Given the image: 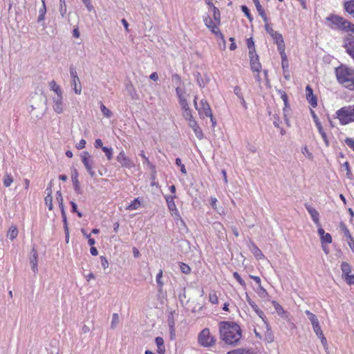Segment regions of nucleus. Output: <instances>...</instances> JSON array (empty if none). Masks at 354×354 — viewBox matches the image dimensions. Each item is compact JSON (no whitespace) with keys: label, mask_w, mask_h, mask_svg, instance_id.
I'll return each mask as SVG.
<instances>
[{"label":"nucleus","mask_w":354,"mask_h":354,"mask_svg":"<svg viewBox=\"0 0 354 354\" xmlns=\"http://www.w3.org/2000/svg\"><path fill=\"white\" fill-rule=\"evenodd\" d=\"M344 47L347 53L354 58V37L352 35H346L344 39Z\"/></svg>","instance_id":"nucleus-12"},{"label":"nucleus","mask_w":354,"mask_h":354,"mask_svg":"<svg viewBox=\"0 0 354 354\" xmlns=\"http://www.w3.org/2000/svg\"><path fill=\"white\" fill-rule=\"evenodd\" d=\"M180 268L183 273L189 274L191 271L189 266L184 263H180Z\"/></svg>","instance_id":"nucleus-44"},{"label":"nucleus","mask_w":354,"mask_h":354,"mask_svg":"<svg viewBox=\"0 0 354 354\" xmlns=\"http://www.w3.org/2000/svg\"><path fill=\"white\" fill-rule=\"evenodd\" d=\"M306 95L310 104L313 107H316L317 106V97L313 95V91L309 85L306 87Z\"/></svg>","instance_id":"nucleus-17"},{"label":"nucleus","mask_w":354,"mask_h":354,"mask_svg":"<svg viewBox=\"0 0 354 354\" xmlns=\"http://www.w3.org/2000/svg\"><path fill=\"white\" fill-rule=\"evenodd\" d=\"M32 104H31V114L37 118H41L46 110V98L41 95L36 94L32 97Z\"/></svg>","instance_id":"nucleus-4"},{"label":"nucleus","mask_w":354,"mask_h":354,"mask_svg":"<svg viewBox=\"0 0 354 354\" xmlns=\"http://www.w3.org/2000/svg\"><path fill=\"white\" fill-rule=\"evenodd\" d=\"M196 100H197V97H195V98L194 100V103L195 108L198 111L199 114L204 115L205 117L208 116V115H211V113H212V109L210 108L209 104L207 102V100L205 99L201 100V102H200L201 106L198 107L197 105Z\"/></svg>","instance_id":"nucleus-8"},{"label":"nucleus","mask_w":354,"mask_h":354,"mask_svg":"<svg viewBox=\"0 0 354 354\" xmlns=\"http://www.w3.org/2000/svg\"><path fill=\"white\" fill-rule=\"evenodd\" d=\"M209 300L212 304L218 302V297L214 290H212L209 294Z\"/></svg>","instance_id":"nucleus-40"},{"label":"nucleus","mask_w":354,"mask_h":354,"mask_svg":"<svg viewBox=\"0 0 354 354\" xmlns=\"http://www.w3.org/2000/svg\"><path fill=\"white\" fill-rule=\"evenodd\" d=\"M251 69L254 72L259 73L261 70V64L259 60V56L252 50L249 51Z\"/></svg>","instance_id":"nucleus-13"},{"label":"nucleus","mask_w":354,"mask_h":354,"mask_svg":"<svg viewBox=\"0 0 354 354\" xmlns=\"http://www.w3.org/2000/svg\"><path fill=\"white\" fill-rule=\"evenodd\" d=\"M343 167L346 169V175L348 178L351 177V171L350 169V166H349V164L348 162H345L344 164H343Z\"/></svg>","instance_id":"nucleus-60"},{"label":"nucleus","mask_w":354,"mask_h":354,"mask_svg":"<svg viewBox=\"0 0 354 354\" xmlns=\"http://www.w3.org/2000/svg\"><path fill=\"white\" fill-rule=\"evenodd\" d=\"M85 145H86V141L84 139H82L80 140V141L79 142V143L77 144L76 145V147L78 149H82L85 147Z\"/></svg>","instance_id":"nucleus-63"},{"label":"nucleus","mask_w":354,"mask_h":354,"mask_svg":"<svg viewBox=\"0 0 354 354\" xmlns=\"http://www.w3.org/2000/svg\"><path fill=\"white\" fill-rule=\"evenodd\" d=\"M198 343L204 347H209L214 344L215 339L211 336L209 330L204 328L198 335Z\"/></svg>","instance_id":"nucleus-6"},{"label":"nucleus","mask_w":354,"mask_h":354,"mask_svg":"<svg viewBox=\"0 0 354 354\" xmlns=\"http://www.w3.org/2000/svg\"><path fill=\"white\" fill-rule=\"evenodd\" d=\"M70 75L72 78L73 84L74 85V91H75V93L80 94L81 88H77V82H80V79L77 75V72H76L75 69L72 66L70 68Z\"/></svg>","instance_id":"nucleus-20"},{"label":"nucleus","mask_w":354,"mask_h":354,"mask_svg":"<svg viewBox=\"0 0 354 354\" xmlns=\"http://www.w3.org/2000/svg\"><path fill=\"white\" fill-rule=\"evenodd\" d=\"M204 23L209 29L211 28V27H212V26L215 24L209 17H206L204 19Z\"/></svg>","instance_id":"nucleus-52"},{"label":"nucleus","mask_w":354,"mask_h":354,"mask_svg":"<svg viewBox=\"0 0 354 354\" xmlns=\"http://www.w3.org/2000/svg\"><path fill=\"white\" fill-rule=\"evenodd\" d=\"M339 228L342 232L344 234V237L346 238V241L350 248L354 253V239L352 236L349 230L348 229L345 223L343 222H340Z\"/></svg>","instance_id":"nucleus-11"},{"label":"nucleus","mask_w":354,"mask_h":354,"mask_svg":"<svg viewBox=\"0 0 354 354\" xmlns=\"http://www.w3.org/2000/svg\"><path fill=\"white\" fill-rule=\"evenodd\" d=\"M212 33H214L218 39H221L223 43V48H226V41L225 40L223 33L220 31L216 24H214L209 28Z\"/></svg>","instance_id":"nucleus-23"},{"label":"nucleus","mask_w":354,"mask_h":354,"mask_svg":"<svg viewBox=\"0 0 354 354\" xmlns=\"http://www.w3.org/2000/svg\"><path fill=\"white\" fill-rule=\"evenodd\" d=\"M62 216L63 218L64 230H67V228H68V227L67 218H66V214L65 211H63V213H62Z\"/></svg>","instance_id":"nucleus-61"},{"label":"nucleus","mask_w":354,"mask_h":354,"mask_svg":"<svg viewBox=\"0 0 354 354\" xmlns=\"http://www.w3.org/2000/svg\"><path fill=\"white\" fill-rule=\"evenodd\" d=\"M71 178L75 191L77 194H81L82 193V190L78 180V172L76 169L73 170L71 174Z\"/></svg>","instance_id":"nucleus-18"},{"label":"nucleus","mask_w":354,"mask_h":354,"mask_svg":"<svg viewBox=\"0 0 354 354\" xmlns=\"http://www.w3.org/2000/svg\"><path fill=\"white\" fill-rule=\"evenodd\" d=\"M265 29L277 46L284 44L282 35L275 31L270 24H265Z\"/></svg>","instance_id":"nucleus-10"},{"label":"nucleus","mask_w":354,"mask_h":354,"mask_svg":"<svg viewBox=\"0 0 354 354\" xmlns=\"http://www.w3.org/2000/svg\"><path fill=\"white\" fill-rule=\"evenodd\" d=\"M183 110H184L183 115L185 118V119L189 120V121H190V120H193L190 109L189 108V109H185Z\"/></svg>","instance_id":"nucleus-55"},{"label":"nucleus","mask_w":354,"mask_h":354,"mask_svg":"<svg viewBox=\"0 0 354 354\" xmlns=\"http://www.w3.org/2000/svg\"><path fill=\"white\" fill-rule=\"evenodd\" d=\"M100 259H101V265H102V268L104 270L108 268V267H109V262H108L107 259H106V257H104L103 256H101L100 257Z\"/></svg>","instance_id":"nucleus-57"},{"label":"nucleus","mask_w":354,"mask_h":354,"mask_svg":"<svg viewBox=\"0 0 354 354\" xmlns=\"http://www.w3.org/2000/svg\"><path fill=\"white\" fill-rule=\"evenodd\" d=\"M252 248L253 254L257 259H262L263 257H264V255L263 254L262 252L255 244L252 243Z\"/></svg>","instance_id":"nucleus-37"},{"label":"nucleus","mask_w":354,"mask_h":354,"mask_svg":"<svg viewBox=\"0 0 354 354\" xmlns=\"http://www.w3.org/2000/svg\"><path fill=\"white\" fill-rule=\"evenodd\" d=\"M175 326V322L174 318V313L172 311H170V313L168 315V325L169 326Z\"/></svg>","instance_id":"nucleus-50"},{"label":"nucleus","mask_w":354,"mask_h":354,"mask_svg":"<svg viewBox=\"0 0 354 354\" xmlns=\"http://www.w3.org/2000/svg\"><path fill=\"white\" fill-rule=\"evenodd\" d=\"M213 18L217 22L218 24L221 23V15L219 10L212 5Z\"/></svg>","instance_id":"nucleus-33"},{"label":"nucleus","mask_w":354,"mask_h":354,"mask_svg":"<svg viewBox=\"0 0 354 354\" xmlns=\"http://www.w3.org/2000/svg\"><path fill=\"white\" fill-rule=\"evenodd\" d=\"M81 158L90 176L91 177L95 176V172L93 170V165L94 163L93 157L89 154L88 151H83L81 154Z\"/></svg>","instance_id":"nucleus-7"},{"label":"nucleus","mask_w":354,"mask_h":354,"mask_svg":"<svg viewBox=\"0 0 354 354\" xmlns=\"http://www.w3.org/2000/svg\"><path fill=\"white\" fill-rule=\"evenodd\" d=\"M241 10L242 11L244 12V14L245 15V16L248 17V19L250 20V21H252V17L250 13V10L248 8L247 6H241Z\"/></svg>","instance_id":"nucleus-49"},{"label":"nucleus","mask_w":354,"mask_h":354,"mask_svg":"<svg viewBox=\"0 0 354 354\" xmlns=\"http://www.w3.org/2000/svg\"><path fill=\"white\" fill-rule=\"evenodd\" d=\"M301 152L304 155L306 156V157L307 158H308L309 160H313V155L311 152L309 151L308 149L307 148V147H304L301 149Z\"/></svg>","instance_id":"nucleus-43"},{"label":"nucleus","mask_w":354,"mask_h":354,"mask_svg":"<svg viewBox=\"0 0 354 354\" xmlns=\"http://www.w3.org/2000/svg\"><path fill=\"white\" fill-rule=\"evenodd\" d=\"M233 276L234 277L239 281V283L241 285V286H245V281L242 279V278L241 277V276L239 275V274L236 272H234L233 273Z\"/></svg>","instance_id":"nucleus-56"},{"label":"nucleus","mask_w":354,"mask_h":354,"mask_svg":"<svg viewBox=\"0 0 354 354\" xmlns=\"http://www.w3.org/2000/svg\"><path fill=\"white\" fill-rule=\"evenodd\" d=\"M67 8H66V4H62L59 5V12L62 16V17H64L66 15Z\"/></svg>","instance_id":"nucleus-54"},{"label":"nucleus","mask_w":354,"mask_h":354,"mask_svg":"<svg viewBox=\"0 0 354 354\" xmlns=\"http://www.w3.org/2000/svg\"><path fill=\"white\" fill-rule=\"evenodd\" d=\"M140 206V201L139 198H136L131 202V204H129L127 207L126 209H129V210H135V209H137Z\"/></svg>","instance_id":"nucleus-31"},{"label":"nucleus","mask_w":354,"mask_h":354,"mask_svg":"<svg viewBox=\"0 0 354 354\" xmlns=\"http://www.w3.org/2000/svg\"><path fill=\"white\" fill-rule=\"evenodd\" d=\"M264 340L268 343H271L274 341V336L272 331L268 328L264 335Z\"/></svg>","instance_id":"nucleus-38"},{"label":"nucleus","mask_w":354,"mask_h":354,"mask_svg":"<svg viewBox=\"0 0 354 354\" xmlns=\"http://www.w3.org/2000/svg\"><path fill=\"white\" fill-rule=\"evenodd\" d=\"M126 90L128 92L129 95L131 96L133 100H138L139 97L138 94L137 93L134 86L131 83H128L126 85Z\"/></svg>","instance_id":"nucleus-24"},{"label":"nucleus","mask_w":354,"mask_h":354,"mask_svg":"<svg viewBox=\"0 0 354 354\" xmlns=\"http://www.w3.org/2000/svg\"><path fill=\"white\" fill-rule=\"evenodd\" d=\"M178 100H179V103H180V106H182L183 109H189L188 103L185 97L180 98Z\"/></svg>","instance_id":"nucleus-53"},{"label":"nucleus","mask_w":354,"mask_h":354,"mask_svg":"<svg viewBox=\"0 0 354 354\" xmlns=\"http://www.w3.org/2000/svg\"><path fill=\"white\" fill-rule=\"evenodd\" d=\"M305 207L317 226H321L319 212L308 204H305Z\"/></svg>","instance_id":"nucleus-16"},{"label":"nucleus","mask_w":354,"mask_h":354,"mask_svg":"<svg viewBox=\"0 0 354 354\" xmlns=\"http://www.w3.org/2000/svg\"><path fill=\"white\" fill-rule=\"evenodd\" d=\"M176 198V196L174 194L173 196H167L165 199L167 203V206L169 210L174 211L176 210V204L174 203V199Z\"/></svg>","instance_id":"nucleus-28"},{"label":"nucleus","mask_w":354,"mask_h":354,"mask_svg":"<svg viewBox=\"0 0 354 354\" xmlns=\"http://www.w3.org/2000/svg\"><path fill=\"white\" fill-rule=\"evenodd\" d=\"M156 343L157 347L164 346V340L160 337H157L156 338Z\"/></svg>","instance_id":"nucleus-64"},{"label":"nucleus","mask_w":354,"mask_h":354,"mask_svg":"<svg viewBox=\"0 0 354 354\" xmlns=\"http://www.w3.org/2000/svg\"><path fill=\"white\" fill-rule=\"evenodd\" d=\"M116 160L122 167L131 169L135 166L133 162L126 156L124 151H122L119 153Z\"/></svg>","instance_id":"nucleus-9"},{"label":"nucleus","mask_w":354,"mask_h":354,"mask_svg":"<svg viewBox=\"0 0 354 354\" xmlns=\"http://www.w3.org/2000/svg\"><path fill=\"white\" fill-rule=\"evenodd\" d=\"M306 314L308 319L311 322L314 332L316 333V335H322V330L321 329V327L319 326V322L317 317L310 311H306Z\"/></svg>","instance_id":"nucleus-15"},{"label":"nucleus","mask_w":354,"mask_h":354,"mask_svg":"<svg viewBox=\"0 0 354 354\" xmlns=\"http://www.w3.org/2000/svg\"><path fill=\"white\" fill-rule=\"evenodd\" d=\"M42 1V7L39 10V15H44L46 12V8L44 0H41Z\"/></svg>","instance_id":"nucleus-62"},{"label":"nucleus","mask_w":354,"mask_h":354,"mask_svg":"<svg viewBox=\"0 0 354 354\" xmlns=\"http://www.w3.org/2000/svg\"><path fill=\"white\" fill-rule=\"evenodd\" d=\"M317 335L320 338L321 342H322L323 346L324 347V348L326 350L328 349L327 340H326V337H324L323 332H322V335Z\"/></svg>","instance_id":"nucleus-51"},{"label":"nucleus","mask_w":354,"mask_h":354,"mask_svg":"<svg viewBox=\"0 0 354 354\" xmlns=\"http://www.w3.org/2000/svg\"><path fill=\"white\" fill-rule=\"evenodd\" d=\"M337 81L346 88L353 90L354 70L345 65H341L335 69Z\"/></svg>","instance_id":"nucleus-2"},{"label":"nucleus","mask_w":354,"mask_h":354,"mask_svg":"<svg viewBox=\"0 0 354 354\" xmlns=\"http://www.w3.org/2000/svg\"><path fill=\"white\" fill-rule=\"evenodd\" d=\"M252 1L256 6V8H257L259 15H261L262 13L265 12L263 7L260 4L259 0H252Z\"/></svg>","instance_id":"nucleus-46"},{"label":"nucleus","mask_w":354,"mask_h":354,"mask_svg":"<svg viewBox=\"0 0 354 354\" xmlns=\"http://www.w3.org/2000/svg\"><path fill=\"white\" fill-rule=\"evenodd\" d=\"M344 279L348 285H354V274L348 275V277H344Z\"/></svg>","instance_id":"nucleus-58"},{"label":"nucleus","mask_w":354,"mask_h":354,"mask_svg":"<svg viewBox=\"0 0 354 354\" xmlns=\"http://www.w3.org/2000/svg\"><path fill=\"white\" fill-rule=\"evenodd\" d=\"M100 110L104 116L106 118H111L113 115L112 112L109 109H107L102 102L100 104Z\"/></svg>","instance_id":"nucleus-36"},{"label":"nucleus","mask_w":354,"mask_h":354,"mask_svg":"<svg viewBox=\"0 0 354 354\" xmlns=\"http://www.w3.org/2000/svg\"><path fill=\"white\" fill-rule=\"evenodd\" d=\"M196 78L197 83H198V84L199 85V86L201 88L205 87V85L209 81V77H205V78H203L202 77L201 74L200 73H198V72H197V73L196 74Z\"/></svg>","instance_id":"nucleus-27"},{"label":"nucleus","mask_w":354,"mask_h":354,"mask_svg":"<svg viewBox=\"0 0 354 354\" xmlns=\"http://www.w3.org/2000/svg\"><path fill=\"white\" fill-rule=\"evenodd\" d=\"M13 182V178L10 174H6L3 177V183L6 187H10Z\"/></svg>","instance_id":"nucleus-34"},{"label":"nucleus","mask_w":354,"mask_h":354,"mask_svg":"<svg viewBox=\"0 0 354 354\" xmlns=\"http://www.w3.org/2000/svg\"><path fill=\"white\" fill-rule=\"evenodd\" d=\"M247 46L249 48V51L252 50V52L255 53L254 42L252 37L247 39Z\"/></svg>","instance_id":"nucleus-48"},{"label":"nucleus","mask_w":354,"mask_h":354,"mask_svg":"<svg viewBox=\"0 0 354 354\" xmlns=\"http://www.w3.org/2000/svg\"><path fill=\"white\" fill-rule=\"evenodd\" d=\"M32 257L30 260V263L31 265V268L32 271L35 273L37 272V258H38V254L37 250L35 248H32L31 250Z\"/></svg>","instance_id":"nucleus-21"},{"label":"nucleus","mask_w":354,"mask_h":354,"mask_svg":"<svg viewBox=\"0 0 354 354\" xmlns=\"http://www.w3.org/2000/svg\"><path fill=\"white\" fill-rule=\"evenodd\" d=\"M336 114L340 123L343 125L354 122V106H344L339 109Z\"/></svg>","instance_id":"nucleus-5"},{"label":"nucleus","mask_w":354,"mask_h":354,"mask_svg":"<svg viewBox=\"0 0 354 354\" xmlns=\"http://www.w3.org/2000/svg\"><path fill=\"white\" fill-rule=\"evenodd\" d=\"M278 50L279 51V53L281 55V61H283V62H286V64L287 65V56L285 53V43L281 44L279 46H277Z\"/></svg>","instance_id":"nucleus-30"},{"label":"nucleus","mask_w":354,"mask_h":354,"mask_svg":"<svg viewBox=\"0 0 354 354\" xmlns=\"http://www.w3.org/2000/svg\"><path fill=\"white\" fill-rule=\"evenodd\" d=\"M226 354H255L252 349L240 348L228 351Z\"/></svg>","instance_id":"nucleus-25"},{"label":"nucleus","mask_w":354,"mask_h":354,"mask_svg":"<svg viewBox=\"0 0 354 354\" xmlns=\"http://www.w3.org/2000/svg\"><path fill=\"white\" fill-rule=\"evenodd\" d=\"M120 322V318L118 313H113L111 323V328L115 329Z\"/></svg>","instance_id":"nucleus-35"},{"label":"nucleus","mask_w":354,"mask_h":354,"mask_svg":"<svg viewBox=\"0 0 354 354\" xmlns=\"http://www.w3.org/2000/svg\"><path fill=\"white\" fill-rule=\"evenodd\" d=\"M346 11L354 17V0H350L344 3Z\"/></svg>","instance_id":"nucleus-29"},{"label":"nucleus","mask_w":354,"mask_h":354,"mask_svg":"<svg viewBox=\"0 0 354 354\" xmlns=\"http://www.w3.org/2000/svg\"><path fill=\"white\" fill-rule=\"evenodd\" d=\"M189 125L194 130L196 137L201 139L203 134L197 122L194 120H190Z\"/></svg>","instance_id":"nucleus-22"},{"label":"nucleus","mask_w":354,"mask_h":354,"mask_svg":"<svg viewBox=\"0 0 354 354\" xmlns=\"http://www.w3.org/2000/svg\"><path fill=\"white\" fill-rule=\"evenodd\" d=\"M332 24V28H336L346 32H354V24L342 17L331 15L326 18Z\"/></svg>","instance_id":"nucleus-3"},{"label":"nucleus","mask_w":354,"mask_h":354,"mask_svg":"<svg viewBox=\"0 0 354 354\" xmlns=\"http://www.w3.org/2000/svg\"><path fill=\"white\" fill-rule=\"evenodd\" d=\"M102 150L105 153L106 156L108 160H111L113 156V150L111 148H108L106 147H102Z\"/></svg>","instance_id":"nucleus-41"},{"label":"nucleus","mask_w":354,"mask_h":354,"mask_svg":"<svg viewBox=\"0 0 354 354\" xmlns=\"http://www.w3.org/2000/svg\"><path fill=\"white\" fill-rule=\"evenodd\" d=\"M162 277V270H160V272L156 275V282L158 283V288L160 290L163 286V282L161 281V278Z\"/></svg>","instance_id":"nucleus-42"},{"label":"nucleus","mask_w":354,"mask_h":354,"mask_svg":"<svg viewBox=\"0 0 354 354\" xmlns=\"http://www.w3.org/2000/svg\"><path fill=\"white\" fill-rule=\"evenodd\" d=\"M45 203L48 206L49 210L53 209V196H46L45 197Z\"/></svg>","instance_id":"nucleus-45"},{"label":"nucleus","mask_w":354,"mask_h":354,"mask_svg":"<svg viewBox=\"0 0 354 354\" xmlns=\"http://www.w3.org/2000/svg\"><path fill=\"white\" fill-rule=\"evenodd\" d=\"M49 85L50 86V88L57 94V95H59L60 94H62V91L60 88V86L59 85L57 84V83L55 82V81L54 80H52L50 83H49Z\"/></svg>","instance_id":"nucleus-32"},{"label":"nucleus","mask_w":354,"mask_h":354,"mask_svg":"<svg viewBox=\"0 0 354 354\" xmlns=\"http://www.w3.org/2000/svg\"><path fill=\"white\" fill-rule=\"evenodd\" d=\"M317 232L320 236L322 243H330L332 242V236L329 233H325L324 230L321 226H317Z\"/></svg>","instance_id":"nucleus-19"},{"label":"nucleus","mask_w":354,"mask_h":354,"mask_svg":"<svg viewBox=\"0 0 354 354\" xmlns=\"http://www.w3.org/2000/svg\"><path fill=\"white\" fill-rule=\"evenodd\" d=\"M53 108L57 114L62 113L64 111V104L63 102L62 94L57 95L53 98Z\"/></svg>","instance_id":"nucleus-14"},{"label":"nucleus","mask_w":354,"mask_h":354,"mask_svg":"<svg viewBox=\"0 0 354 354\" xmlns=\"http://www.w3.org/2000/svg\"><path fill=\"white\" fill-rule=\"evenodd\" d=\"M176 95H177V96H178V99H180V98H182V97H185V96H184V91H183V90L180 87V86H176Z\"/></svg>","instance_id":"nucleus-59"},{"label":"nucleus","mask_w":354,"mask_h":354,"mask_svg":"<svg viewBox=\"0 0 354 354\" xmlns=\"http://www.w3.org/2000/svg\"><path fill=\"white\" fill-rule=\"evenodd\" d=\"M172 82L178 86L181 84V78L179 75L174 74L171 77Z\"/></svg>","instance_id":"nucleus-47"},{"label":"nucleus","mask_w":354,"mask_h":354,"mask_svg":"<svg viewBox=\"0 0 354 354\" xmlns=\"http://www.w3.org/2000/svg\"><path fill=\"white\" fill-rule=\"evenodd\" d=\"M341 269L342 271V278L344 279L346 277H348L351 275V266L347 262H342L341 264Z\"/></svg>","instance_id":"nucleus-26"},{"label":"nucleus","mask_w":354,"mask_h":354,"mask_svg":"<svg viewBox=\"0 0 354 354\" xmlns=\"http://www.w3.org/2000/svg\"><path fill=\"white\" fill-rule=\"evenodd\" d=\"M219 331L221 339L226 344L232 346L240 344L242 334L241 328L238 324L221 322Z\"/></svg>","instance_id":"nucleus-1"},{"label":"nucleus","mask_w":354,"mask_h":354,"mask_svg":"<svg viewBox=\"0 0 354 354\" xmlns=\"http://www.w3.org/2000/svg\"><path fill=\"white\" fill-rule=\"evenodd\" d=\"M18 234V230L16 227H12L9 231L8 236L10 237V239H14Z\"/></svg>","instance_id":"nucleus-39"}]
</instances>
